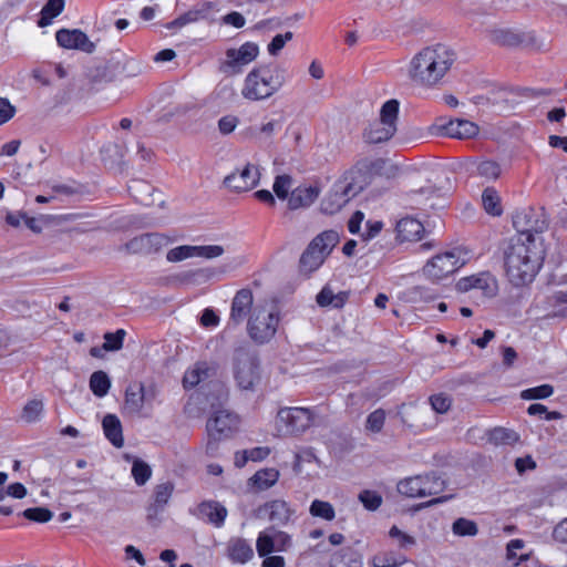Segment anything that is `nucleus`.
<instances>
[{
	"instance_id": "obj_1",
	"label": "nucleus",
	"mask_w": 567,
	"mask_h": 567,
	"mask_svg": "<svg viewBox=\"0 0 567 567\" xmlns=\"http://www.w3.org/2000/svg\"><path fill=\"white\" fill-rule=\"evenodd\" d=\"M542 260L535 243H527L520 237L512 238L504 249L506 275L514 286L533 281L540 269Z\"/></svg>"
},
{
	"instance_id": "obj_2",
	"label": "nucleus",
	"mask_w": 567,
	"mask_h": 567,
	"mask_svg": "<svg viewBox=\"0 0 567 567\" xmlns=\"http://www.w3.org/2000/svg\"><path fill=\"white\" fill-rule=\"evenodd\" d=\"M455 60L454 50L444 44L427 47L412 59L410 78L421 85H435L447 73Z\"/></svg>"
},
{
	"instance_id": "obj_3",
	"label": "nucleus",
	"mask_w": 567,
	"mask_h": 567,
	"mask_svg": "<svg viewBox=\"0 0 567 567\" xmlns=\"http://www.w3.org/2000/svg\"><path fill=\"white\" fill-rule=\"evenodd\" d=\"M284 83L285 78L279 68L260 65L247 74L241 94L250 101L265 100L275 94Z\"/></svg>"
},
{
	"instance_id": "obj_4",
	"label": "nucleus",
	"mask_w": 567,
	"mask_h": 567,
	"mask_svg": "<svg viewBox=\"0 0 567 567\" xmlns=\"http://www.w3.org/2000/svg\"><path fill=\"white\" fill-rule=\"evenodd\" d=\"M339 234L336 230H324L316 236L300 257V271L310 274L317 270L339 243Z\"/></svg>"
},
{
	"instance_id": "obj_5",
	"label": "nucleus",
	"mask_w": 567,
	"mask_h": 567,
	"mask_svg": "<svg viewBox=\"0 0 567 567\" xmlns=\"http://www.w3.org/2000/svg\"><path fill=\"white\" fill-rule=\"evenodd\" d=\"M399 102L386 101L380 111V118L371 122L363 131V140L369 144H380L389 141L396 132Z\"/></svg>"
},
{
	"instance_id": "obj_6",
	"label": "nucleus",
	"mask_w": 567,
	"mask_h": 567,
	"mask_svg": "<svg viewBox=\"0 0 567 567\" xmlns=\"http://www.w3.org/2000/svg\"><path fill=\"white\" fill-rule=\"evenodd\" d=\"M234 378L240 390H255L260 382V362L254 351L246 348L235 350Z\"/></svg>"
},
{
	"instance_id": "obj_7",
	"label": "nucleus",
	"mask_w": 567,
	"mask_h": 567,
	"mask_svg": "<svg viewBox=\"0 0 567 567\" xmlns=\"http://www.w3.org/2000/svg\"><path fill=\"white\" fill-rule=\"evenodd\" d=\"M354 173L355 171L347 172L321 200L320 209L323 214L332 215L339 212L353 196L363 190V184L355 182Z\"/></svg>"
},
{
	"instance_id": "obj_8",
	"label": "nucleus",
	"mask_w": 567,
	"mask_h": 567,
	"mask_svg": "<svg viewBox=\"0 0 567 567\" xmlns=\"http://www.w3.org/2000/svg\"><path fill=\"white\" fill-rule=\"evenodd\" d=\"M445 488V481L435 472L404 478L398 483V492L406 497L437 495Z\"/></svg>"
},
{
	"instance_id": "obj_9",
	"label": "nucleus",
	"mask_w": 567,
	"mask_h": 567,
	"mask_svg": "<svg viewBox=\"0 0 567 567\" xmlns=\"http://www.w3.org/2000/svg\"><path fill=\"white\" fill-rule=\"evenodd\" d=\"M238 416L229 411L219 410L207 421L208 442L206 452L210 455L217 450L219 441L228 439L238 427Z\"/></svg>"
},
{
	"instance_id": "obj_10",
	"label": "nucleus",
	"mask_w": 567,
	"mask_h": 567,
	"mask_svg": "<svg viewBox=\"0 0 567 567\" xmlns=\"http://www.w3.org/2000/svg\"><path fill=\"white\" fill-rule=\"evenodd\" d=\"M278 323V312L256 307L248 319V334L256 343H267L275 337Z\"/></svg>"
},
{
	"instance_id": "obj_11",
	"label": "nucleus",
	"mask_w": 567,
	"mask_h": 567,
	"mask_svg": "<svg viewBox=\"0 0 567 567\" xmlns=\"http://www.w3.org/2000/svg\"><path fill=\"white\" fill-rule=\"evenodd\" d=\"M316 413L308 408H284L277 415L280 431L288 435H298L306 432L313 423Z\"/></svg>"
},
{
	"instance_id": "obj_12",
	"label": "nucleus",
	"mask_w": 567,
	"mask_h": 567,
	"mask_svg": "<svg viewBox=\"0 0 567 567\" xmlns=\"http://www.w3.org/2000/svg\"><path fill=\"white\" fill-rule=\"evenodd\" d=\"M513 226L518 233L517 237L523 238L527 243H535L534 234L543 233L547 228L548 221L543 208L535 209L528 207L514 215Z\"/></svg>"
},
{
	"instance_id": "obj_13",
	"label": "nucleus",
	"mask_w": 567,
	"mask_h": 567,
	"mask_svg": "<svg viewBox=\"0 0 567 567\" xmlns=\"http://www.w3.org/2000/svg\"><path fill=\"white\" fill-rule=\"evenodd\" d=\"M169 241V238L164 234L145 233L133 237L120 249L127 255L148 256L159 252Z\"/></svg>"
},
{
	"instance_id": "obj_14",
	"label": "nucleus",
	"mask_w": 567,
	"mask_h": 567,
	"mask_svg": "<svg viewBox=\"0 0 567 567\" xmlns=\"http://www.w3.org/2000/svg\"><path fill=\"white\" fill-rule=\"evenodd\" d=\"M464 264L465 260L456 256L455 251H446L434 256L430 261H427L423 271L429 278L433 280H441L455 272Z\"/></svg>"
},
{
	"instance_id": "obj_15",
	"label": "nucleus",
	"mask_w": 567,
	"mask_h": 567,
	"mask_svg": "<svg viewBox=\"0 0 567 567\" xmlns=\"http://www.w3.org/2000/svg\"><path fill=\"white\" fill-rule=\"evenodd\" d=\"M260 178L258 167L247 164L241 171L225 177L224 184L236 192H246L255 187Z\"/></svg>"
},
{
	"instance_id": "obj_16",
	"label": "nucleus",
	"mask_w": 567,
	"mask_h": 567,
	"mask_svg": "<svg viewBox=\"0 0 567 567\" xmlns=\"http://www.w3.org/2000/svg\"><path fill=\"white\" fill-rule=\"evenodd\" d=\"M55 39L64 49H75L86 53H92L95 49V44L79 29H61L55 33Z\"/></svg>"
},
{
	"instance_id": "obj_17",
	"label": "nucleus",
	"mask_w": 567,
	"mask_h": 567,
	"mask_svg": "<svg viewBox=\"0 0 567 567\" xmlns=\"http://www.w3.org/2000/svg\"><path fill=\"white\" fill-rule=\"evenodd\" d=\"M254 303L252 291L248 288L238 290L231 301L230 316L228 324L237 327L244 322L251 312Z\"/></svg>"
},
{
	"instance_id": "obj_18",
	"label": "nucleus",
	"mask_w": 567,
	"mask_h": 567,
	"mask_svg": "<svg viewBox=\"0 0 567 567\" xmlns=\"http://www.w3.org/2000/svg\"><path fill=\"white\" fill-rule=\"evenodd\" d=\"M193 514L205 523L220 528L227 517V508L217 501H204L197 505Z\"/></svg>"
},
{
	"instance_id": "obj_19",
	"label": "nucleus",
	"mask_w": 567,
	"mask_h": 567,
	"mask_svg": "<svg viewBox=\"0 0 567 567\" xmlns=\"http://www.w3.org/2000/svg\"><path fill=\"white\" fill-rule=\"evenodd\" d=\"M257 514L259 517L267 518L275 525H286L293 514L288 503L284 499H274L261 505Z\"/></svg>"
},
{
	"instance_id": "obj_20",
	"label": "nucleus",
	"mask_w": 567,
	"mask_h": 567,
	"mask_svg": "<svg viewBox=\"0 0 567 567\" xmlns=\"http://www.w3.org/2000/svg\"><path fill=\"white\" fill-rule=\"evenodd\" d=\"M154 392L147 393L142 382H134L125 390L124 411L130 415L141 413L146 400L154 398Z\"/></svg>"
},
{
	"instance_id": "obj_21",
	"label": "nucleus",
	"mask_w": 567,
	"mask_h": 567,
	"mask_svg": "<svg viewBox=\"0 0 567 567\" xmlns=\"http://www.w3.org/2000/svg\"><path fill=\"white\" fill-rule=\"evenodd\" d=\"M456 289L461 292L478 289L484 296L492 297L496 290V281L489 272H481L461 278L456 284Z\"/></svg>"
},
{
	"instance_id": "obj_22",
	"label": "nucleus",
	"mask_w": 567,
	"mask_h": 567,
	"mask_svg": "<svg viewBox=\"0 0 567 567\" xmlns=\"http://www.w3.org/2000/svg\"><path fill=\"white\" fill-rule=\"evenodd\" d=\"M319 185H300L293 188L288 198L287 207L289 210H297L310 207L320 196Z\"/></svg>"
},
{
	"instance_id": "obj_23",
	"label": "nucleus",
	"mask_w": 567,
	"mask_h": 567,
	"mask_svg": "<svg viewBox=\"0 0 567 567\" xmlns=\"http://www.w3.org/2000/svg\"><path fill=\"white\" fill-rule=\"evenodd\" d=\"M442 134L452 138H472L480 132L478 126L467 120H451L445 124L440 125Z\"/></svg>"
},
{
	"instance_id": "obj_24",
	"label": "nucleus",
	"mask_w": 567,
	"mask_h": 567,
	"mask_svg": "<svg viewBox=\"0 0 567 567\" xmlns=\"http://www.w3.org/2000/svg\"><path fill=\"white\" fill-rule=\"evenodd\" d=\"M226 556L233 564L244 565L254 557V549L245 538L231 537L226 545Z\"/></svg>"
},
{
	"instance_id": "obj_25",
	"label": "nucleus",
	"mask_w": 567,
	"mask_h": 567,
	"mask_svg": "<svg viewBox=\"0 0 567 567\" xmlns=\"http://www.w3.org/2000/svg\"><path fill=\"white\" fill-rule=\"evenodd\" d=\"M259 53V48L254 42H246L239 49H228L226 51L225 66L235 68L245 65L254 61Z\"/></svg>"
},
{
	"instance_id": "obj_26",
	"label": "nucleus",
	"mask_w": 567,
	"mask_h": 567,
	"mask_svg": "<svg viewBox=\"0 0 567 567\" xmlns=\"http://www.w3.org/2000/svg\"><path fill=\"white\" fill-rule=\"evenodd\" d=\"M102 426L106 439L115 447H122L124 444V437L120 419L115 414H106L103 417Z\"/></svg>"
},
{
	"instance_id": "obj_27",
	"label": "nucleus",
	"mask_w": 567,
	"mask_h": 567,
	"mask_svg": "<svg viewBox=\"0 0 567 567\" xmlns=\"http://www.w3.org/2000/svg\"><path fill=\"white\" fill-rule=\"evenodd\" d=\"M423 231V225L414 218H402L396 224L398 237L402 241L417 240L421 238Z\"/></svg>"
},
{
	"instance_id": "obj_28",
	"label": "nucleus",
	"mask_w": 567,
	"mask_h": 567,
	"mask_svg": "<svg viewBox=\"0 0 567 567\" xmlns=\"http://www.w3.org/2000/svg\"><path fill=\"white\" fill-rule=\"evenodd\" d=\"M154 187L144 179H132L128 185V193L140 204L151 206L153 199Z\"/></svg>"
},
{
	"instance_id": "obj_29",
	"label": "nucleus",
	"mask_w": 567,
	"mask_h": 567,
	"mask_svg": "<svg viewBox=\"0 0 567 567\" xmlns=\"http://www.w3.org/2000/svg\"><path fill=\"white\" fill-rule=\"evenodd\" d=\"M329 567H362V557L352 547H346L331 556Z\"/></svg>"
},
{
	"instance_id": "obj_30",
	"label": "nucleus",
	"mask_w": 567,
	"mask_h": 567,
	"mask_svg": "<svg viewBox=\"0 0 567 567\" xmlns=\"http://www.w3.org/2000/svg\"><path fill=\"white\" fill-rule=\"evenodd\" d=\"M385 159L383 158H377L373 161L363 159L359 162L351 171H355L354 178L357 183H362L363 186L367 184L365 178L361 182L358 181L359 177H362V175H368L369 177H372L374 175H381L382 171L385 167Z\"/></svg>"
},
{
	"instance_id": "obj_31",
	"label": "nucleus",
	"mask_w": 567,
	"mask_h": 567,
	"mask_svg": "<svg viewBox=\"0 0 567 567\" xmlns=\"http://www.w3.org/2000/svg\"><path fill=\"white\" fill-rule=\"evenodd\" d=\"M488 40L497 45L517 47L522 43L520 35L506 29H495L488 32Z\"/></svg>"
},
{
	"instance_id": "obj_32",
	"label": "nucleus",
	"mask_w": 567,
	"mask_h": 567,
	"mask_svg": "<svg viewBox=\"0 0 567 567\" xmlns=\"http://www.w3.org/2000/svg\"><path fill=\"white\" fill-rule=\"evenodd\" d=\"M209 367L205 362L197 363L193 370L186 371L183 378V385L186 389L196 386L199 382L209 377Z\"/></svg>"
},
{
	"instance_id": "obj_33",
	"label": "nucleus",
	"mask_w": 567,
	"mask_h": 567,
	"mask_svg": "<svg viewBox=\"0 0 567 567\" xmlns=\"http://www.w3.org/2000/svg\"><path fill=\"white\" fill-rule=\"evenodd\" d=\"M111 388V380L106 372L99 370L90 377V389L97 398H103L107 394Z\"/></svg>"
},
{
	"instance_id": "obj_34",
	"label": "nucleus",
	"mask_w": 567,
	"mask_h": 567,
	"mask_svg": "<svg viewBox=\"0 0 567 567\" xmlns=\"http://www.w3.org/2000/svg\"><path fill=\"white\" fill-rule=\"evenodd\" d=\"M279 478V472L276 468H264L257 471L250 478L254 486L258 489H267L271 487Z\"/></svg>"
},
{
	"instance_id": "obj_35",
	"label": "nucleus",
	"mask_w": 567,
	"mask_h": 567,
	"mask_svg": "<svg viewBox=\"0 0 567 567\" xmlns=\"http://www.w3.org/2000/svg\"><path fill=\"white\" fill-rule=\"evenodd\" d=\"M482 202L487 214L493 216L502 215L503 209L501 205V198L495 188L486 187L482 194Z\"/></svg>"
},
{
	"instance_id": "obj_36",
	"label": "nucleus",
	"mask_w": 567,
	"mask_h": 567,
	"mask_svg": "<svg viewBox=\"0 0 567 567\" xmlns=\"http://www.w3.org/2000/svg\"><path fill=\"white\" fill-rule=\"evenodd\" d=\"M480 177L485 178L486 181H495L502 174L501 165L492 159L481 161L475 164L474 171Z\"/></svg>"
},
{
	"instance_id": "obj_37",
	"label": "nucleus",
	"mask_w": 567,
	"mask_h": 567,
	"mask_svg": "<svg viewBox=\"0 0 567 567\" xmlns=\"http://www.w3.org/2000/svg\"><path fill=\"white\" fill-rule=\"evenodd\" d=\"M64 9V0H48L41 10L40 27L47 25L51 19L58 17Z\"/></svg>"
},
{
	"instance_id": "obj_38",
	"label": "nucleus",
	"mask_w": 567,
	"mask_h": 567,
	"mask_svg": "<svg viewBox=\"0 0 567 567\" xmlns=\"http://www.w3.org/2000/svg\"><path fill=\"white\" fill-rule=\"evenodd\" d=\"M256 549L260 557H266L267 555L276 551V538L272 533L268 530L259 533L256 540Z\"/></svg>"
},
{
	"instance_id": "obj_39",
	"label": "nucleus",
	"mask_w": 567,
	"mask_h": 567,
	"mask_svg": "<svg viewBox=\"0 0 567 567\" xmlns=\"http://www.w3.org/2000/svg\"><path fill=\"white\" fill-rule=\"evenodd\" d=\"M292 182H293L292 177L288 174H282V175L276 176L274 186H272L275 195L279 199L288 202V198L291 193Z\"/></svg>"
},
{
	"instance_id": "obj_40",
	"label": "nucleus",
	"mask_w": 567,
	"mask_h": 567,
	"mask_svg": "<svg viewBox=\"0 0 567 567\" xmlns=\"http://www.w3.org/2000/svg\"><path fill=\"white\" fill-rule=\"evenodd\" d=\"M270 454V449L266 446L254 447L243 452V461H239V453H236L235 464L238 467L244 466L248 461L258 462L265 460Z\"/></svg>"
},
{
	"instance_id": "obj_41",
	"label": "nucleus",
	"mask_w": 567,
	"mask_h": 567,
	"mask_svg": "<svg viewBox=\"0 0 567 567\" xmlns=\"http://www.w3.org/2000/svg\"><path fill=\"white\" fill-rule=\"evenodd\" d=\"M132 476L136 485L143 486L151 478L152 468L146 462L135 458L132 464Z\"/></svg>"
},
{
	"instance_id": "obj_42",
	"label": "nucleus",
	"mask_w": 567,
	"mask_h": 567,
	"mask_svg": "<svg viewBox=\"0 0 567 567\" xmlns=\"http://www.w3.org/2000/svg\"><path fill=\"white\" fill-rule=\"evenodd\" d=\"M313 517H320L326 520H332L336 516L333 506L326 501L315 499L309 508Z\"/></svg>"
},
{
	"instance_id": "obj_43",
	"label": "nucleus",
	"mask_w": 567,
	"mask_h": 567,
	"mask_svg": "<svg viewBox=\"0 0 567 567\" xmlns=\"http://www.w3.org/2000/svg\"><path fill=\"white\" fill-rule=\"evenodd\" d=\"M173 492L174 484L172 482L157 484L153 491V503L156 504V506H162L165 508L169 498L172 497Z\"/></svg>"
},
{
	"instance_id": "obj_44",
	"label": "nucleus",
	"mask_w": 567,
	"mask_h": 567,
	"mask_svg": "<svg viewBox=\"0 0 567 567\" xmlns=\"http://www.w3.org/2000/svg\"><path fill=\"white\" fill-rule=\"evenodd\" d=\"M452 532L457 536H476L478 527L474 520L460 517L452 524Z\"/></svg>"
},
{
	"instance_id": "obj_45",
	"label": "nucleus",
	"mask_w": 567,
	"mask_h": 567,
	"mask_svg": "<svg viewBox=\"0 0 567 567\" xmlns=\"http://www.w3.org/2000/svg\"><path fill=\"white\" fill-rule=\"evenodd\" d=\"M488 439L494 444H513L518 441V435L513 430L495 427L489 432Z\"/></svg>"
},
{
	"instance_id": "obj_46",
	"label": "nucleus",
	"mask_w": 567,
	"mask_h": 567,
	"mask_svg": "<svg viewBox=\"0 0 567 567\" xmlns=\"http://www.w3.org/2000/svg\"><path fill=\"white\" fill-rule=\"evenodd\" d=\"M21 515L28 520L40 524L48 523L53 517V513L47 507L27 508L21 513Z\"/></svg>"
},
{
	"instance_id": "obj_47",
	"label": "nucleus",
	"mask_w": 567,
	"mask_h": 567,
	"mask_svg": "<svg viewBox=\"0 0 567 567\" xmlns=\"http://www.w3.org/2000/svg\"><path fill=\"white\" fill-rule=\"evenodd\" d=\"M126 336V331L124 329H118L115 332H106L104 334V343L102 349L105 351H117L123 347V341Z\"/></svg>"
},
{
	"instance_id": "obj_48",
	"label": "nucleus",
	"mask_w": 567,
	"mask_h": 567,
	"mask_svg": "<svg viewBox=\"0 0 567 567\" xmlns=\"http://www.w3.org/2000/svg\"><path fill=\"white\" fill-rule=\"evenodd\" d=\"M358 498L368 511H377L383 501L381 494L371 489L361 491Z\"/></svg>"
},
{
	"instance_id": "obj_49",
	"label": "nucleus",
	"mask_w": 567,
	"mask_h": 567,
	"mask_svg": "<svg viewBox=\"0 0 567 567\" xmlns=\"http://www.w3.org/2000/svg\"><path fill=\"white\" fill-rule=\"evenodd\" d=\"M192 257H196V246L189 245L175 247L166 255V259L169 262H177Z\"/></svg>"
},
{
	"instance_id": "obj_50",
	"label": "nucleus",
	"mask_w": 567,
	"mask_h": 567,
	"mask_svg": "<svg viewBox=\"0 0 567 567\" xmlns=\"http://www.w3.org/2000/svg\"><path fill=\"white\" fill-rule=\"evenodd\" d=\"M554 393V388L550 384H542L535 388H529L520 393V398L524 400H538L546 399Z\"/></svg>"
},
{
	"instance_id": "obj_51",
	"label": "nucleus",
	"mask_w": 567,
	"mask_h": 567,
	"mask_svg": "<svg viewBox=\"0 0 567 567\" xmlns=\"http://www.w3.org/2000/svg\"><path fill=\"white\" fill-rule=\"evenodd\" d=\"M385 422V412L382 409H378L371 412L365 422V429L373 433H379Z\"/></svg>"
},
{
	"instance_id": "obj_52",
	"label": "nucleus",
	"mask_w": 567,
	"mask_h": 567,
	"mask_svg": "<svg viewBox=\"0 0 567 567\" xmlns=\"http://www.w3.org/2000/svg\"><path fill=\"white\" fill-rule=\"evenodd\" d=\"M43 411V403L40 400L29 401L22 410V419L29 423L39 419Z\"/></svg>"
},
{
	"instance_id": "obj_53",
	"label": "nucleus",
	"mask_w": 567,
	"mask_h": 567,
	"mask_svg": "<svg viewBox=\"0 0 567 567\" xmlns=\"http://www.w3.org/2000/svg\"><path fill=\"white\" fill-rule=\"evenodd\" d=\"M429 402L431 408L436 413L443 414L446 413L452 404L451 398L445 393L433 394L429 398Z\"/></svg>"
},
{
	"instance_id": "obj_54",
	"label": "nucleus",
	"mask_w": 567,
	"mask_h": 567,
	"mask_svg": "<svg viewBox=\"0 0 567 567\" xmlns=\"http://www.w3.org/2000/svg\"><path fill=\"white\" fill-rule=\"evenodd\" d=\"M293 38V33L291 31H287L284 34H277L272 38L270 43L268 44V52L270 55L276 56L282 50L285 44Z\"/></svg>"
},
{
	"instance_id": "obj_55",
	"label": "nucleus",
	"mask_w": 567,
	"mask_h": 567,
	"mask_svg": "<svg viewBox=\"0 0 567 567\" xmlns=\"http://www.w3.org/2000/svg\"><path fill=\"white\" fill-rule=\"evenodd\" d=\"M404 560L398 559L391 554H379L375 555L372 558V566L373 567H398L400 566Z\"/></svg>"
},
{
	"instance_id": "obj_56",
	"label": "nucleus",
	"mask_w": 567,
	"mask_h": 567,
	"mask_svg": "<svg viewBox=\"0 0 567 567\" xmlns=\"http://www.w3.org/2000/svg\"><path fill=\"white\" fill-rule=\"evenodd\" d=\"M389 536L399 540V545L402 548H408L415 545L414 537L403 533L398 526H392L389 530Z\"/></svg>"
},
{
	"instance_id": "obj_57",
	"label": "nucleus",
	"mask_w": 567,
	"mask_h": 567,
	"mask_svg": "<svg viewBox=\"0 0 567 567\" xmlns=\"http://www.w3.org/2000/svg\"><path fill=\"white\" fill-rule=\"evenodd\" d=\"M224 254V248L219 245L196 246V257L207 259L219 257Z\"/></svg>"
},
{
	"instance_id": "obj_58",
	"label": "nucleus",
	"mask_w": 567,
	"mask_h": 567,
	"mask_svg": "<svg viewBox=\"0 0 567 567\" xmlns=\"http://www.w3.org/2000/svg\"><path fill=\"white\" fill-rule=\"evenodd\" d=\"M525 546V543L522 540V539H512L508 544H507V559L508 560H514V559H518V561H524L528 558L527 555H519L517 554L518 550L523 549Z\"/></svg>"
},
{
	"instance_id": "obj_59",
	"label": "nucleus",
	"mask_w": 567,
	"mask_h": 567,
	"mask_svg": "<svg viewBox=\"0 0 567 567\" xmlns=\"http://www.w3.org/2000/svg\"><path fill=\"white\" fill-rule=\"evenodd\" d=\"M16 114V107L6 97H0V125L10 121Z\"/></svg>"
},
{
	"instance_id": "obj_60",
	"label": "nucleus",
	"mask_w": 567,
	"mask_h": 567,
	"mask_svg": "<svg viewBox=\"0 0 567 567\" xmlns=\"http://www.w3.org/2000/svg\"><path fill=\"white\" fill-rule=\"evenodd\" d=\"M239 120L234 115L223 116L218 121V128L221 134H230L237 126Z\"/></svg>"
},
{
	"instance_id": "obj_61",
	"label": "nucleus",
	"mask_w": 567,
	"mask_h": 567,
	"mask_svg": "<svg viewBox=\"0 0 567 567\" xmlns=\"http://www.w3.org/2000/svg\"><path fill=\"white\" fill-rule=\"evenodd\" d=\"M276 538V551H286L291 546V537L281 530L272 529Z\"/></svg>"
},
{
	"instance_id": "obj_62",
	"label": "nucleus",
	"mask_w": 567,
	"mask_h": 567,
	"mask_svg": "<svg viewBox=\"0 0 567 567\" xmlns=\"http://www.w3.org/2000/svg\"><path fill=\"white\" fill-rule=\"evenodd\" d=\"M7 496L21 499L27 496L28 491L22 483H13L6 487Z\"/></svg>"
},
{
	"instance_id": "obj_63",
	"label": "nucleus",
	"mask_w": 567,
	"mask_h": 567,
	"mask_svg": "<svg viewBox=\"0 0 567 567\" xmlns=\"http://www.w3.org/2000/svg\"><path fill=\"white\" fill-rule=\"evenodd\" d=\"M224 23L233 25L235 28H243L245 25V18L241 13L233 11L223 18Z\"/></svg>"
},
{
	"instance_id": "obj_64",
	"label": "nucleus",
	"mask_w": 567,
	"mask_h": 567,
	"mask_svg": "<svg viewBox=\"0 0 567 567\" xmlns=\"http://www.w3.org/2000/svg\"><path fill=\"white\" fill-rule=\"evenodd\" d=\"M554 538L567 544V518L563 519L554 529Z\"/></svg>"
}]
</instances>
